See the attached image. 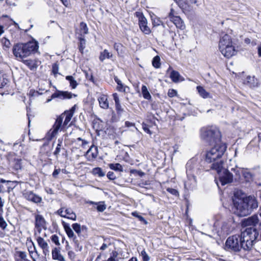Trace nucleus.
I'll return each mask as SVG.
<instances>
[{
	"label": "nucleus",
	"instance_id": "6ab92c4d",
	"mask_svg": "<svg viewBox=\"0 0 261 261\" xmlns=\"http://www.w3.org/2000/svg\"><path fill=\"white\" fill-rule=\"evenodd\" d=\"M63 225L68 237L70 239H72L74 243L76 245H78L79 240H77L76 236L74 234L72 229L70 228L69 225L64 222H63Z\"/></svg>",
	"mask_w": 261,
	"mask_h": 261
},
{
	"label": "nucleus",
	"instance_id": "13d9d810",
	"mask_svg": "<svg viewBox=\"0 0 261 261\" xmlns=\"http://www.w3.org/2000/svg\"><path fill=\"white\" fill-rule=\"evenodd\" d=\"M177 94V92L174 89H169L168 92V95L170 97H173Z\"/></svg>",
	"mask_w": 261,
	"mask_h": 261
},
{
	"label": "nucleus",
	"instance_id": "774afa93",
	"mask_svg": "<svg viewBox=\"0 0 261 261\" xmlns=\"http://www.w3.org/2000/svg\"><path fill=\"white\" fill-rule=\"evenodd\" d=\"M113 98H114L115 103L119 102V97H118L117 93H114L113 94Z\"/></svg>",
	"mask_w": 261,
	"mask_h": 261
},
{
	"label": "nucleus",
	"instance_id": "aec40b11",
	"mask_svg": "<svg viewBox=\"0 0 261 261\" xmlns=\"http://www.w3.org/2000/svg\"><path fill=\"white\" fill-rule=\"evenodd\" d=\"M187 179L184 182L185 188L187 190H192L196 186V176H187Z\"/></svg>",
	"mask_w": 261,
	"mask_h": 261
},
{
	"label": "nucleus",
	"instance_id": "3c124183",
	"mask_svg": "<svg viewBox=\"0 0 261 261\" xmlns=\"http://www.w3.org/2000/svg\"><path fill=\"white\" fill-rule=\"evenodd\" d=\"M2 42L4 45V47H5L7 48H9L11 46V43L10 41L7 39L6 38H3L2 39Z\"/></svg>",
	"mask_w": 261,
	"mask_h": 261
},
{
	"label": "nucleus",
	"instance_id": "c03bdc74",
	"mask_svg": "<svg viewBox=\"0 0 261 261\" xmlns=\"http://www.w3.org/2000/svg\"><path fill=\"white\" fill-rule=\"evenodd\" d=\"M79 40H80V42L79 44V49L81 53H83V50L86 47V40L82 37H80L79 39Z\"/></svg>",
	"mask_w": 261,
	"mask_h": 261
},
{
	"label": "nucleus",
	"instance_id": "4d7b16f0",
	"mask_svg": "<svg viewBox=\"0 0 261 261\" xmlns=\"http://www.w3.org/2000/svg\"><path fill=\"white\" fill-rule=\"evenodd\" d=\"M174 13H175V11L173 10V9L171 8L170 12L168 14V17H169L170 21H171L172 20H173V19H174L175 17H176L177 16L174 15Z\"/></svg>",
	"mask_w": 261,
	"mask_h": 261
},
{
	"label": "nucleus",
	"instance_id": "e433bc0d",
	"mask_svg": "<svg viewBox=\"0 0 261 261\" xmlns=\"http://www.w3.org/2000/svg\"><path fill=\"white\" fill-rule=\"evenodd\" d=\"M63 143V139H59L58 140V144L56 148V149L55 151L54 152V155H55L57 158H58Z\"/></svg>",
	"mask_w": 261,
	"mask_h": 261
},
{
	"label": "nucleus",
	"instance_id": "ddd939ff",
	"mask_svg": "<svg viewBox=\"0 0 261 261\" xmlns=\"http://www.w3.org/2000/svg\"><path fill=\"white\" fill-rule=\"evenodd\" d=\"M242 199L247 206V208L249 209L250 214L254 209H256L258 207V202L255 197L249 196Z\"/></svg>",
	"mask_w": 261,
	"mask_h": 261
},
{
	"label": "nucleus",
	"instance_id": "7c9ffc66",
	"mask_svg": "<svg viewBox=\"0 0 261 261\" xmlns=\"http://www.w3.org/2000/svg\"><path fill=\"white\" fill-rule=\"evenodd\" d=\"M242 174L246 181L249 182L253 180V175L250 171H248V169H242Z\"/></svg>",
	"mask_w": 261,
	"mask_h": 261
},
{
	"label": "nucleus",
	"instance_id": "2f4dec72",
	"mask_svg": "<svg viewBox=\"0 0 261 261\" xmlns=\"http://www.w3.org/2000/svg\"><path fill=\"white\" fill-rule=\"evenodd\" d=\"M170 77L174 83H178L180 81L181 76L178 71L172 70L170 73Z\"/></svg>",
	"mask_w": 261,
	"mask_h": 261
},
{
	"label": "nucleus",
	"instance_id": "c9c22d12",
	"mask_svg": "<svg viewBox=\"0 0 261 261\" xmlns=\"http://www.w3.org/2000/svg\"><path fill=\"white\" fill-rule=\"evenodd\" d=\"M142 94L144 98L147 100H150L151 99V96L146 86L143 85L141 88Z\"/></svg>",
	"mask_w": 261,
	"mask_h": 261
},
{
	"label": "nucleus",
	"instance_id": "c756f323",
	"mask_svg": "<svg viewBox=\"0 0 261 261\" xmlns=\"http://www.w3.org/2000/svg\"><path fill=\"white\" fill-rule=\"evenodd\" d=\"M91 152V156L89 155V160H93L97 158L98 155V148L96 146H92L87 150L86 153L89 154Z\"/></svg>",
	"mask_w": 261,
	"mask_h": 261
},
{
	"label": "nucleus",
	"instance_id": "9d476101",
	"mask_svg": "<svg viewBox=\"0 0 261 261\" xmlns=\"http://www.w3.org/2000/svg\"><path fill=\"white\" fill-rule=\"evenodd\" d=\"M136 16L138 18L139 25L141 31L146 35H149L151 30L147 25V20L142 13L140 12H136Z\"/></svg>",
	"mask_w": 261,
	"mask_h": 261
},
{
	"label": "nucleus",
	"instance_id": "6e6552de",
	"mask_svg": "<svg viewBox=\"0 0 261 261\" xmlns=\"http://www.w3.org/2000/svg\"><path fill=\"white\" fill-rule=\"evenodd\" d=\"M199 172V168L197 160L194 158L191 159L186 164L187 176H195Z\"/></svg>",
	"mask_w": 261,
	"mask_h": 261
},
{
	"label": "nucleus",
	"instance_id": "5701e85b",
	"mask_svg": "<svg viewBox=\"0 0 261 261\" xmlns=\"http://www.w3.org/2000/svg\"><path fill=\"white\" fill-rule=\"evenodd\" d=\"M22 62L32 71L36 70L40 63L39 61L36 60H24Z\"/></svg>",
	"mask_w": 261,
	"mask_h": 261
},
{
	"label": "nucleus",
	"instance_id": "f8f14e48",
	"mask_svg": "<svg viewBox=\"0 0 261 261\" xmlns=\"http://www.w3.org/2000/svg\"><path fill=\"white\" fill-rule=\"evenodd\" d=\"M72 96L75 97L76 96V95L68 91L57 90L56 92L54 93L51 95L50 98H48V99H47L46 102H49L53 99H54L55 98H59L61 99H70L72 97Z\"/></svg>",
	"mask_w": 261,
	"mask_h": 261
},
{
	"label": "nucleus",
	"instance_id": "a211bd4d",
	"mask_svg": "<svg viewBox=\"0 0 261 261\" xmlns=\"http://www.w3.org/2000/svg\"><path fill=\"white\" fill-rule=\"evenodd\" d=\"M46 221L42 215H35V227L39 232L41 231L42 228H46Z\"/></svg>",
	"mask_w": 261,
	"mask_h": 261
},
{
	"label": "nucleus",
	"instance_id": "49530a36",
	"mask_svg": "<svg viewBox=\"0 0 261 261\" xmlns=\"http://www.w3.org/2000/svg\"><path fill=\"white\" fill-rule=\"evenodd\" d=\"M80 32L81 34L84 35L88 33V29L86 24L83 22L80 23Z\"/></svg>",
	"mask_w": 261,
	"mask_h": 261
},
{
	"label": "nucleus",
	"instance_id": "052dcab7",
	"mask_svg": "<svg viewBox=\"0 0 261 261\" xmlns=\"http://www.w3.org/2000/svg\"><path fill=\"white\" fill-rule=\"evenodd\" d=\"M108 178L110 180H114L116 178V176L114 173L112 171L108 172L107 174Z\"/></svg>",
	"mask_w": 261,
	"mask_h": 261
},
{
	"label": "nucleus",
	"instance_id": "a878e982",
	"mask_svg": "<svg viewBox=\"0 0 261 261\" xmlns=\"http://www.w3.org/2000/svg\"><path fill=\"white\" fill-rule=\"evenodd\" d=\"M178 6L181 9L183 12L189 11V5L187 0H173Z\"/></svg>",
	"mask_w": 261,
	"mask_h": 261
},
{
	"label": "nucleus",
	"instance_id": "5fc2aeb1",
	"mask_svg": "<svg viewBox=\"0 0 261 261\" xmlns=\"http://www.w3.org/2000/svg\"><path fill=\"white\" fill-rule=\"evenodd\" d=\"M65 207H61L59 209L57 212L56 214L60 215L62 217L66 218V215L65 213Z\"/></svg>",
	"mask_w": 261,
	"mask_h": 261
},
{
	"label": "nucleus",
	"instance_id": "1a4fd4ad",
	"mask_svg": "<svg viewBox=\"0 0 261 261\" xmlns=\"http://www.w3.org/2000/svg\"><path fill=\"white\" fill-rule=\"evenodd\" d=\"M235 227L233 217H230L227 220L222 222L220 235H227L234 229Z\"/></svg>",
	"mask_w": 261,
	"mask_h": 261
},
{
	"label": "nucleus",
	"instance_id": "58836bf2",
	"mask_svg": "<svg viewBox=\"0 0 261 261\" xmlns=\"http://www.w3.org/2000/svg\"><path fill=\"white\" fill-rule=\"evenodd\" d=\"M114 80L118 85L117 87V90L119 91L125 92V88H127V87H124L121 81L117 76H115Z\"/></svg>",
	"mask_w": 261,
	"mask_h": 261
},
{
	"label": "nucleus",
	"instance_id": "9b49d317",
	"mask_svg": "<svg viewBox=\"0 0 261 261\" xmlns=\"http://www.w3.org/2000/svg\"><path fill=\"white\" fill-rule=\"evenodd\" d=\"M219 180L221 185L224 186L227 184L230 183L233 180V175L228 170L226 169L223 166L220 174Z\"/></svg>",
	"mask_w": 261,
	"mask_h": 261
},
{
	"label": "nucleus",
	"instance_id": "f704fd0d",
	"mask_svg": "<svg viewBox=\"0 0 261 261\" xmlns=\"http://www.w3.org/2000/svg\"><path fill=\"white\" fill-rule=\"evenodd\" d=\"M197 89L199 95L204 98H207L210 97V93L206 91V90L201 86H197Z\"/></svg>",
	"mask_w": 261,
	"mask_h": 261
},
{
	"label": "nucleus",
	"instance_id": "bf43d9fd",
	"mask_svg": "<svg viewBox=\"0 0 261 261\" xmlns=\"http://www.w3.org/2000/svg\"><path fill=\"white\" fill-rule=\"evenodd\" d=\"M167 191L173 195H178V192L176 189L169 188L167 189Z\"/></svg>",
	"mask_w": 261,
	"mask_h": 261
},
{
	"label": "nucleus",
	"instance_id": "4be33fe9",
	"mask_svg": "<svg viewBox=\"0 0 261 261\" xmlns=\"http://www.w3.org/2000/svg\"><path fill=\"white\" fill-rule=\"evenodd\" d=\"M37 243L39 246L43 250V254L46 256L49 255V247L47 243L44 240L43 238L39 237L37 239Z\"/></svg>",
	"mask_w": 261,
	"mask_h": 261
},
{
	"label": "nucleus",
	"instance_id": "603ef678",
	"mask_svg": "<svg viewBox=\"0 0 261 261\" xmlns=\"http://www.w3.org/2000/svg\"><path fill=\"white\" fill-rule=\"evenodd\" d=\"M8 80L0 75V88H3L8 83Z\"/></svg>",
	"mask_w": 261,
	"mask_h": 261
},
{
	"label": "nucleus",
	"instance_id": "7ed1b4c3",
	"mask_svg": "<svg viewBox=\"0 0 261 261\" xmlns=\"http://www.w3.org/2000/svg\"><path fill=\"white\" fill-rule=\"evenodd\" d=\"M73 115L64 112L58 116L51 128L47 133V137L49 140L53 139L58 133L59 130L66 129L70 124L69 123Z\"/></svg>",
	"mask_w": 261,
	"mask_h": 261
},
{
	"label": "nucleus",
	"instance_id": "e2e57ef3",
	"mask_svg": "<svg viewBox=\"0 0 261 261\" xmlns=\"http://www.w3.org/2000/svg\"><path fill=\"white\" fill-rule=\"evenodd\" d=\"M125 126H126L127 127H133V128L135 130H137V128L135 126V125L134 123H132V122H129V121H126L125 122Z\"/></svg>",
	"mask_w": 261,
	"mask_h": 261
},
{
	"label": "nucleus",
	"instance_id": "864d4df0",
	"mask_svg": "<svg viewBox=\"0 0 261 261\" xmlns=\"http://www.w3.org/2000/svg\"><path fill=\"white\" fill-rule=\"evenodd\" d=\"M51 241L54 243L57 246L60 245V243L59 242V239L58 236L56 234L53 235L51 238Z\"/></svg>",
	"mask_w": 261,
	"mask_h": 261
},
{
	"label": "nucleus",
	"instance_id": "de8ad7c7",
	"mask_svg": "<svg viewBox=\"0 0 261 261\" xmlns=\"http://www.w3.org/2000/svg\"><path fill=\"white\" fill-rule=\"evenodd\" d=\"M96 209L98 212H102L106 209V205L105 204L103 201L99 202V204L97 205Z\"/></svg>",
	"mask_w": 261,
	"mask_h": 261
},
{
	"label": "nucleus",
	"instance_id": "39448f33",
	"mask_svg": "<svg viewBox=\"0 0 261 261\" xmlns=\"http://www.w3.org/2000/svg\"><path fill=\"white\" fill-rule=\"evenodd\" d=\"M201 138L206 143L210 145L221 143V135L216 127L209 126L201 129Z\"/></svg>",
	"mask_w": 261,
	"mask_h": 261
},
{
	"label": "nucleus",
	"instance_id": "4c0bfd02",
	"mask_svg": "<svg viewBox=\"0 0 261 261\" xmlns=\"http://www.w3.org/2000/svg\"><path fill=\"white\" fill-rule=\"evenodd\" d=\"M109 167L111 169L116 171H123L122 166L119 163L110 164Z\"/></svg>",
	"mask_w": 261,
	"mask_h": 261
},
{
	"label": "nucleus",
	"instance_id": "338daca9",
	"mask_svg": "<svg viewBox=\"0 0 261 261\" xmlns=\"http://www.w3.org/2000/svg\"><path fill=\"white\" fill-rule=\"evenodd\" d=\"M60 169H56L53 173V176L55 178H57L58 174L60 173Z\"/></svg>",
	"mask_w": 261,
	"mask_h": 261
},
{
	"label": "nucleus",
	"instance_id": "8fccbe9b",
	"mask_svg": "<svg viewBox=\"0 0 261 261\" xmlns=\"http://www.w3.org/2000/svg\"><path fill=\"white\" fill-rule=\"evenodd\" d=\"M7 226V223L2 216H0V227L5 230Z\"/></svg>",
	"mask_w": 261,
	"mask_h": 261
},
{
	"label": "nucleus",
	"instance_id": "412c9836",
	"mask_svg": "<svg viewBox=\"0 0 261 261\" xmlns=\"http://www.w3.org/2000/svg\"><path fill=\"white\" fill-rule=\"evenodd\" d=\"M232 44L231 37L228 34H224L221 36L219 43V48L224 47L225 46H228Z\"/></svg>",
	"mask_w": 261,
	"mask_h": 261
},
{
	"label": "nucleus",
	"instance_id": "423d86ee",
	"mask_svg": "<svg viewBox=\"0 0 261 261\" xmlns=\"http://www.w3.org/2000/svg\"><path fill=\"white\" fill-rule=\"evenodd\" d=\"M232 211L239 217H244L250 214L249 209L241 198L234 196L233 198Z\"/></svg>",
	"mask_w": 261,
	"mask_h": 261
},
{
	"label": "nucleus",
	"instance_id": "09e8293b",
	"mask_svg": "<svg viewBox=\"0 0 261 261\" xmlns=\"http://www.w3.org/2000/svg\"><path fill=\"white\" fill-rule=\"evenodd\" d=\"M231 170L235 173L234 178L236 179H239L241 178L242 174V170L238 168H232Z\"/></svg>",
	"mask_w": 261,
	"mask_h": 261
},
{
	"label": "nucleus",
	"instance_id": "2eb2a0df",
	"mask_svg": "<svg viewBox=\"0 0 261 261\" xmlns=\"http://www.w3.org/2000/svg\"><path fill=\"white\" fill-rule=\"evenodd\" d=\"M258 217L254 215L248 218L244 219L241 222L242 226L245 227H254L258 222Z\"/></svg>",
	"mask_w": 261,
	"mask_h": 261
},
{
	"label": "nucleus",
	"instance_id": "cd10ccee",
	"mask_svg": "<svg viewBox=\"0 0 261 261\" xmlns=\"http://www.w3.org/2000/svg\"><path fill=\"white\" fill-rule=\"evenodd\" d=\"M98 101L100 107L104 109H107L109 108V102L108 101L107 96L105 95H102L98 98Z\"/></svg>",
	"mask_w": 261,
	"mask_h": 261
},
{
	"label": "nucleus",
	"instance_id": "a18cd8bd",
	"mask_svg": "<svg viewBox=\"0 0 261 261\" xmlns=\"http://www.w3.org/2000/svg\"><path fill=\"white\" fill-rule=\"evenodd\" d=\"M152 64L153 66L155 68H160L161 66L160 58L158 56L154 57L152 60Z\"/></svg>",
	"mask_w": 261,
	"mask_h": 261
},
{
	"label": "nucleus",
	"instance_id": "4468645a",
	"mask_svg": "<svg viewBox=\"0 0 261 261\" xmlns=\"http://www.w3.org/2000/svg\"><path fill=\"white\" fill-rule=\"evenodd\" d=\"M72 227L81 240H84L87 237L88 228L86 226H81L80 224L76 223L72 225Z\"/></svg>",
	"mask_w": 261,
	"mask_h": 261
},
{
	"label": "nucleus",
	"instance_id": "6e6d98bb",
	"mask_svg": "<svg viewBox=\"0 0 261 261\" xmlns=\"http://www.w3.org/2000/svg\"><path fill=\"white\" fill-rule=\"evenodd\" d=\"M141 255L143 258V261H149L150 259L149 256L148 255L145 250H143L141 252Z\"/></svg>",
	"mask_w": 261,
	"mask_h": 261
},
{
	"label": "nucleus",
	"instance_id": "72a5a7b5",
	"mask_svg": "<svg viewBox=\"0 0 261 261\" xmlns=\"http://www.w3.org/2000/svg\"><path fill=\"white\" fill-rule=\"evenodd\" d=\"M65 213L66 215V217L68 219L75 220L76 216L71 208H66L65 210Z\"/></svg>",
	"mask_w": 261,
	"mask_h": 261
},
{
	"label": "nucleus",
	"instance_id": "ea45409f",
	"mask_svg": "<svg viewBox=\"0 0 261 261\" xmlns=\"http://www.w3.org/2000/svg\"><path fill=\"white\" fill-rule=\"evenodd\" d=\"M13 168L17 171L21 169V160L20 159H15L13 162L12 165Z\"/></svg>",
	"mask_w": 261,
	"mask_h": 261
},
{
	"label": "nucleus",
	"instance_id": "b1692460",
	"mask_svg": "<svg viewBox=\"0 0 261 261\" xmlns=\"http://www.w3.org/2000/svg\"><path fill=\"white\" fill-rule=\"evenodd\" d=\"M245 84L251 88L257 87L259 85L258 81L254 76H248L245 82Z\"/></svg>",
	"mask_w": 261,
	"mask_h": 261
},
{
	"label": "nucleus",
	"instance_id": "69168bd1",
	"mask_svg": "<svg viewBox=\"0 0 261 261\" xmlns=\"http://www.w3.org/2000/svg\"><path fill=\"white\" fill-rule=\"evenodd\" d=\"M162 23V21L161 20L157 18L155 19H154L153 20V22H152V24L154 26H158V25H160L161 24V23Z\"/></svg>",
	"mask_w": 261,
	"mask_h": 261
},
{
	"label": "nucleus",
	"instance_id": "20e7f679",
	"mask_svg": "<svg viewBox=\"0 0 261 261\" xmlns=\"http://www.w3.org/2000/svg\"><path fill=\"white\" fill-rule=\"evenodd\" d=\"M38 49V45L37 42L18 43L14 45L13 53L15 57L22 59L35 53Z\"/></svg>",
	"mask_w": 261,
	"mask_h": 261
},
{
	"label": "nucleus",
	"instance_id": "680f3d73",
	"mask_svg": "<svg viewBox=\"0 0 261 261\" xmlns=\"http://www.w3.org/2000/svg\"><path fill=\"white\" fill-rule=\"evenodd\" d=\"M59 66L57 64H54L53 65L52 71L54 74H56L58 73Z\"/></svg>",
	"mask_w": 261,
	"mask_h": 261
},
{
	"label": "nucleus",
	"instance_id": "f03ea898",
	"mask_svg": "<svg viewBox=\"0 0 261 261\" xmlns=\"http://www.w3.org/2000/svg\"><path fill=\"white\" fill-rule=\"evenodd\" d=\"M240 236L243 240V249L245 251L250 250L253 245L260 239L259 232L255 227L243 228Z\"/></svg>",
	"mask_w": 261,
	"mask_h": 261
},
{
	"label": "nucleus",
	"instance_id": "dca6fc26",
	"mask_svg": "<svg viewBox=\"0 0 261 261\" xmlns=\"http://www.w3.org/2000/svg\"><path fill=\"white\" fill-rule=\"evenodd\" d=\"M222 54L227 58H229L235 55L237 52L235 47L231 44L228 46H225L224 47L219 48Z\"/></svg>",
	"mask_w": 261,
	"mask_h": 261
},
{
	"label": "nucleus",
	"instance_id": "79ce46f5",
	"mask_svg": "<svg viewBox=\"0 0 261 261\" xmlns=\"http://www.w3.org/2000/svg\"><path fill=\"white\" fill-rule=\"evenodd\" d=\"M121 258L118 256V253L116 251H113L111 254L110 257L105 261H119V259Z\"/></svg>",
	"mask_w": 261,
	"mask_h": 261
},
{
	"label": "nucleus",
	"instance_id": "393cba45",
	"mask_svg": "<svg viewBox=\"0 0 261 261\" xmlns=\"http://www.w3.org/2000/svg\"><path fill=\"white\" fill-rule=\"evenodd\" d=\"M52 257L54 259L59 261H65L64 257L61 254L60 248H54L52 250Z\"/></svg>",
	"mask_w": 261,
	"mask_h": 261
},
{
	"label": "nucleus",
	"instance_id": "f3484780",
	"mask_svg": "<svg viewBox=\"0 0 261 261\" xmlns=\"http://www.w3.org/2000/svg\"><path fill=\"white\" fill-rule=\"evenodd\" d=\"M24 197L28 200L35 203H39L42 201V198L33 192L29 191L23 193Z\"/></svg>",
	"mask_w": 261,
	"mask_h": 261
},
{
	"label": "nucleus",
	"instance_id": "0e129e2a",
	"mask_svg": "<svg viewBox=\"0 0 261 261\" xmlns=\"http://www.w3.org/2000/svg\"><path fill=\"white\" fill-rule=\"evenodd\" d=\"M116 109L118 112V113L120 114L121 112L123 111V109L122 108L121 106L120 105V102L115 103Z\"/></svg>",
	"mask_w": 261,
	"mask_h": 261
},
{
	"label": "nucleus",
	"instance_id": "0eeeda50",
	"mask_svg": "<svg viewBox=\"0 0 261 261\" xmlns=\"http://www.w3.org/2000/svg\"><path fill=\"white\" fill-rule=\"evenodd\" d=\"M243 240L240 234H235L227 238L225 242L226 249L234 252L239 251L243 249Z\"/></svg>",
	"mask_w": 261,
	"mask_h": 261
},
{
	"label": "nucleus",
	"instance_id": "f257e3e1",
	"mask_svg": "<svg viewBox=\"0 0 261 261\" xmlns=\"http://www.w3.org/2000/svg\"><path fill=\"white\" fill-rule=\"evenodd\" d=\"M227 148L226 145L223 143L214 145L211 149L207 150L205 155V161L208 164L210 169L216 171L220 174L224 165L222 157Z\"/></svg>",
	"mask_w": 261,
	"mask_h": 261
},
{
	"label": "nucleus",
	"instance_id": "a19ab883",
	"mask_svg": "<svg viewBox=\"0 0 261 261\" xmlns=\"http://www.w3.org/2000/svg\"><path fill=\"white\" fill-rule=\"evenodd\" d=\"M66 79L69 82L70 86L72 89H75L76 87L77 83L72 76L68 75L66 77Z\"/></svg>",
	"mask_w": 261,
	"mask_h": 261
},
{
	"label": "nucleus",
	"instance_id": "c85d7f7f",
	"mask_svg": "<svg viewBox=\"0 0 261 261\" xmlns=\"http://www.w3.org/2000/svg\"><path fill=\"white\" fill-rule=\"evenodd\" d=\"M5 182H0V190L1 193H4L6 191L10 192V184L12 182L10 180L5 179Z\"/></svg>",
	"mask_w": 261,
	"mask_h": 261
},
{
	"label": "nucleus",
	"instance_id": "bb28decb",
	"mask_svg": "<svg viewBox=\"0 0 261 261\" xmlns=\"http://www.w3.org/2000/svg\"><path fill=\"white\" fill-rule=\"evenodd\" d=\"M171 21H172L175 24L177 28L181 30H184L186 28V25L184 21L178 16L172 20Z\"/></svg>",
	"mask_w": 261,
	"mask_h": 261
},
{
	"label": "nucleus",
	"instance_id": "473e14b6",
	"mask_svg": "<svg viewBox=\"0 0 261 261\" xmlns=\"http://www.w3.org/2000/svg\"><path fill=\"white\" fill-rule=\"evenodd\" d=\"M112 56V54L107 49H105L100 53L99 59L101 62H103L106 59H110Z\"/></svg>",
	"mask_w": 261,
	"mask_h": 261
},
{
	"label": "nucleus",
	"instance_id": "37998d69",
	"mask_svg": "<svg viewBox=\"0 0 261 261\" xmlns=\"http://www.w3.org/2000/svg\"><path fill=\"white\" fill-rule=\"evenodd\" d=\"M92 173L94 175H97L99 177H103L105 175V173L102 171V169L99 167H96L93 169Z\"/></svg>",
	"mask_w": 261,
	"mask_h": 261
}]
</instances>
